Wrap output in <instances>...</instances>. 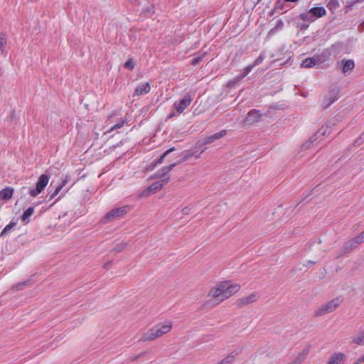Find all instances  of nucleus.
<instances>
[{"label": "nucleus", "mask_w": 364, "mask_h": 364, "mask_svg": "<svg viewBox=\"0 0 364 364\" xmlns=\"http://www.w3.org/2000/svg\"><path fill=\"white\" fill-rule=\"evenodd\" d=\"M321 61L318 57L307 58L304 60L301 64L303 68H310L316 65L320 64Z\"/></svg>", "instance_id": "obj_17"}, {"label": "nucleus", "mask_w": 364, "mask_h": 364, "mask_svg": "<svg viewBox=\"0 0 364 364\" xmlns=\"http://www.w3.org/2000/svg\"><path fill=\"white\" fill-rule=\"evenodd\" d=\"M307 263H308V264H315V262H314V261H311V260H309V261H307Z\"/></svg>", "instance_id": "obj_53"}, {"label": "nucleus", "mask_w": 364, "mask_h": 364, "mask_svg": "<svg viewBox=\"0 0 364 364\" xmlns=\"http://www.w3.org/2000/svg\"><path fill=\"white\" fill-rule=\"evenodd\" d=\"M158 338L168 333L173 328V323L171 321H166L163 323H159L154 326Z\"/></svg>", "instance_id": "obj_9"}, {"label": "nucleus", "mask_w": 364, "mask_h": 364, "mask_svg": "<svg viewBox=\"0 0 364 364\" xmlns=\"http://www.w3.org/2000/svg\"><path fill=\"white\" fill-rule=\"evenodd\" d=\"M128 212V207L123 206L120 208H116L111 210L109 212L107 213V214L102 218V221L104 223H107L112 221L117 218H119L124 215H126Z\"/></svg>", "instance_id": "obj_4"}, {"label": "nucleus", "mask_w": 364, "mask_h": 364, "mask_svg": "<svg viewBox=\"0 0 364 364\" xmlns=\"http://www.w3.org/2000/svg\"><path fill=\"white\" fill-rule=\"evenodd\" d=\"M264 55L263 54H260L259 55V57L255 60V62L252 64V65H254V67L261 64L262 63V61L264 60Z\"/></svg>", "instance_id": "obj_40"}, {"label": "nucleus", "mask_w": 364, "mask_h": 364, "mask_svg": "<svg viewBox=\"0 0 364 364\" xmlns=\"http://www.w3.org/2000/svg\"><path fill=\"white\" fill-rule=\"evenodd\" d=\"M131 2H135L136 0H129Z\"/></svg>", "instance_id": "obj_57"}, {"label": "nucleus", "mask_w": 364, "mask_h": 364, "mask_svg": "<svg viewBox=\"0 0 364 364\" xmlns=\"http://www.w3.org/2000/svg\"><path fill=\"white\" fill-rule=\"evenodd\" d=\"M127 245V242H122L119 244L116 245V246L113 248V251L115 252H120L126 248Z\"/></svg>", "instance_id": "obj_32"}, {"label": "nucleus", "mask_w": 364, "mask_h": 364, "mask_svg": "<svg viewBox=\"0 0 364 364\" xmlns=\"http://www.w3.org/2000/svg\"><path fill=\"white\" fill-rule=\"evenodd\" d=\"M226 133H227L226 130L223 129L218 133H215L213 135L205 137L204 139L198 141L196 143V147H202L206 144H211V143L214 142L215 140L223 137L226 134Z\"/></svg>", "instance_id": "obj_7"}, {"label": "nucleus", "mask_w": 364, "mask_h": 364, "mask_svg": "<svg viewBox=\"0 0 364 364\" xmlns=\"http://www.w3.org/2000/svg\"><path fill=\"white\" fill-rule=\"evenodd\" d=\"M257 300V295L255 293H252L247 296L242 297L237 300L239 306H245L250 304L254 303Z\"/></svg>", "instance_id": "obj_15"}, {"label": "nucleus", "mask_w": 364, "mask_h": 364, "mask_svg": "<svg viewBox=\"0 0 364 364\" xmlns=\"http://www.w3.org/2000/svg\"><path fill=\"white\" fill-rule=\"evenodd\" d=\"M150 90L151 85L149 82H144L143 84H141L136 87L135 91L133 94V97L147 94L148 92H150Z\"/></svg>", "instance_id": "obj_14"}, {"label": "nucleus", "mask_w": 364, "mask_h": 364, "mask_svg": "<svg viewBox=\"0 0 364 364\" xmlns=\"http://www.w3.org/2000/svg\"><path fill=\"white\" fill-rule=\"evenodd\" d=\"M342 299L340 297H336L331 301L321 305L314 314V317H321L336 311L341 304Z\"/></svg>", "instance_id": "obj_2"}, {"label": "nucleus", "mask_w": 364, "mask_h": 364, "mask_svg": "<svg viewBox=\"0 0 364 364\" xmlns=\"http://www.w3.org/2000/svg\"><path fill=\"white\" fill-rule=\"evenodd\" d=\"M15 118H16V112H15V110H13V111H11V112L10 114V119L12 121Z\"/></svg>", "instance_id": "obj_48"}, {"label": "nucleus", "mask_w": 364, "mask_h": 364, "mask_svg": "<svg viewBox=\"0 0 364 364\" xmlns=\"http://www.w3.org/2000/svg\"><path fill=\"white\" fill-rule=\"evenodd\" d=\"M33 212L34 208L33 207H29L21 215V220L26 224L28 223L29 222V217L33 213Z\"/></svg>", "instance_id": "obj_26"}, {"label": "nucleus", "mask_w": 364, "mask_h": 364, "mask_svg": "<svg viewBox=\"0 0 364 364\" xmlns=\"http://www.w3.org/2000/svg\"><path fill=\"white\" fill-rule=\"evenodd\" d=\"M186 161V160H183V157L182 156V158L180 160H178L177 162L175 163L176 164V166L177 165H178V164H181L185 162Z\"/></svg>", "instance_id": "obj_49"}, {"label": "nucleus", "mask_w": 364, "mask_h": 364, "mask_svg": "<svg viewBox=\"0 0 364 364\" xmlns=\"http://www.w3.org/2000/svg\"><path fill=\"white\" fill-rule=\"evenodd\" d=\"M309 349H304L296 358V359L289 364H301L307 358Z\"/></svg>", "instance_id": "obj_21"}, {"label": "nucleus", "mask_w": 364, "mask_h": 364, "mask_svg": "<svg viewBox=\"0 0 364 364\" xmlns=\"http://www.w3.org/2000/svg\"><path fill=\"white\" fill-rule=\"evenodd\" d=\"M286 1H289V2H296L298 0H285Z\"/></svg>", "instance_id": "obj_54"}, {"label": "nucleus", "mask_w": 364, "mask_h": 364, "mask_svg": "<svg viewBox=\"0 0 364 364\" xmlns=\"http://www.w3.org/2000/svg\"><path fill=\"white\" fill-rule=\"evenodd\" d=\"M364 141V132L360 134V136H359V138H358L354 144H358V145H360Z\"/></svg>", "instance_id": "obj_42"}, {"label": "nucleus", "mask_w": 364, "mask_h": 364, "mask_svg": "<svg viewBox=\"0 0 364 364\" xmlns=\"http://www.w3.org/2000/svg\"><path fill=\"white\" fill-rule=\"evenodd\" d=\"M254 65H249L244 69V73L241 74L240 75L236 77L235 82H239L242 78H244L249 73L251 72V70L254 68Z\"/></svg>", "instance_id": "obj_29"}, {"label": "nucleus", "mask_w": 364, "mask_h": 364, "mask_svg": "<svg viewBox=\"0 0 364 364\" xmlns=\"http://www.w3.org/2000/svg\"><path fill=\"white\" fill-rule=\"evenodd\" d=\"M16 221H11V223L3 229V230L1 232L0 237H5L12 228L16 227Z\"/></svg>", "instance_id": "obj_27"}, {"label": "nucleus", "mask_w": 364, "mask_h": 364, "mask_svg": "<svg viewBox=\"0 0 364 364\" xmlns=\"http://www.w3.org/2000/svg\"><path fill=\"white\" fill-rule=\"evenodd\" d=\"M193 156H194V153L192 152L191 151H186L183 154V160H188V159H190L191 157H192Z\"/></svg>", "instance_id": "obj_41"}, {"label": "nucleus", "mask_w": 364, "mask_h": 364, "mask_svg": "<svg viewBox=\"0 0 364 364\" xmlns=\"http://www.w3.org/2000/svg\"><path fill=\"white\" fill-rule=\"evenodd\" d=\"M346 359V355L343 353H334L330 357L328 364H343Z\"/></svg>", "instance_id": "obj_13"}, {"label": "nucleus", "mask_w": 364, "mask_h": 364, "mask_svg": "<svg viewBox=\"0 0 364 364\" xmlns=\"http://www.w3.org/2000/svg\"><path fill=\"white\" fill-rule=\"evenodd\" d=\"M176 167V164H171L168 166H164L161 169H159L154 175L151 176L150 177L151 179L154 178H164L165 177H169V176H167L168 172L172 171L173 168Z\"/></svg>", "instance_id": "obj_10"}, {"label": "nucleus", "mask_w": 364, "mask_h": 364, "mask_svg": "<svg viewBox=\"0 0 364 364\" xmlns=\"http://www.w3.org/2000/svg\"><path fill=\"white\" fill-rule=\"evenodd\" d=\"M170 181V177H165L159 181H156L150 185L145 191L141 193L142 196H148L151 193H156L161 190L163 186L168 183Z\"/></svg>", "instance_id": "obj_5"}, {"label": "nucleus", "mask_w": 364, "mask_h": 364, "mask_svg": "<svg viewBox=\"0 0 364 364\" xmlns=\"http://www.w3.org/2000/svg\"><path fill=\"white\" fill-rule=\"evenodd\" d=\"M49 179H50L49 175H48V174L41 175L38 177V181L36 182V188H31L29 190L28 193H29L30 196L32 197H36L39 193H41L44 190L46 186H47L48 181H49Z\"/></svg>", "instance_id": "obj_3"}, {"label": "nucleus", "mask_w": 364, "mask_h": 364, "mask_svg": "<svg viewBox=\"0 0 364 364\" xmlns=\"http://www.w3.org/2000/svg\"><path fill=\"white\" fill-rule=\"evenodd\" d=\"M28 282H29V280L25 281L23 282H19V283L15 284L14 286H13L12 288L16 289V291H18V290L21 289L23 286L26 285Z\"/></svg>", "instance_id": "obj_39"}, {"label": "nucleus", "mask_w": 364, "mask_h": 364, "mask_svg": "<svg viewBox=\"0 0 364 364\" xmlns=\"http://www.w3.org/2000/svg\"><path fill=\"white\" fill-rule=\"evenodd\" d=\"M235 80H236V77L235 79H233L232 80L228 82V87H233V86H235L237 83V82H235Z\"/></svg>", "instance_id": "obj_46"}, {"label": "nucleus", "mask_w": 364, "mask_h": 364, "mask_svg": "<svg viewBox=\"0 0 364 364\" xmlns=\"http://www.w3.org/2000/svg\"><path fill=\"white\" fill-rule=\"evenodd\" d=\"M145 353H146L145 352L141 353H140L139 355H138L135 356L134 358H132V360H132V361H134V360H137L138 358H139L140 357H141V356L144 355V354H145Z\"/></svg>", "instance_id": "obj_47"}, {"label": "nucleus", "mask_w": 364, "mask_h": 364, "mask_svg": "<svg viewBox=\"0 0 364 364\" xmlns=\"http://www.w3.org/2000/svg\"><path fill=\"white\" fill-rule=\"evenodd\" d=\"M146 11H147V12H149V13H152V14L154 12V11L152 10V9H150V8H148Z\"/></svg>", "instance_id": "obj_51"}, {"label": "nucleus", "mask_w": 364, "mask_h": 364, "mask_svg": "<svg viewBox=\"0 0 364 364\" xmlns=\"http://www.w3.org/2000/svg\"><path fill=\"white\" fill-rule=\"evenodd\" d=\"M240 289V284H232L230 281L219 282L210 290L205 300L204 306L213 308L236 294Z\"/></svg>", "instance_id": "obj_1"}, {"label": "nucleus", "mask_w": 364, "mask_h": 364, "mask_svg": "<svg viewBox=\"0 0 364 364\" xmlns=\"http://www.w3.org/2000/svg\"><path fill=\"white\" fill-rule=\"evenodd\" d=\"M354 243L358 246L364 240V232L352 239Z\"/></svg>", "instance_id": "obj_34"}, {"label": "nucleus", "mask_w": 364, "mask_h": 364, "mask_svg": "<svg viewBox=\"0 0 364 364\" xmlns=\"http://www.w3.org/2000/svg\"><path fill=\"white\" fill-rule=\"evenodd\" d=\"M70 181V177L69 176H66L65 178L63 180L61 186H64L67 183H68Z\"/></svg>", "instance_id": "obj_44"}, {"label": "nucleus", "mask_w": 364, "mask_h": 364, "mask_svg": "<svg viewBox=\"0 0 364 364\" xmlns=\"http://www.w3.org/2000/svg\"><path fill=\"white\" fill-rule=\"evenodd\" d=\"M205 149H206V148H205H205H203V149L201 150L200 154H201V153H203V152H204Z\"/></svg>", "instance_id": "obj_55"}, {"label": "nucleus", "mask_w": 364, "mask_h": 364, "mask_svg": "<svg viewBox=\"0 0 364 364\" xmlns=\"http://www.w3.org/2000/svg\"><path fill=\"white\" fill-rule=\"evenodd\" d=\"M14 189L10 187H6L0 191V199L7 200L12 197Z\"/></svg>", "instance_id": "obj_20"}, {"label": "nucleus", "mask_w": 364, "mask_h": 364, "mask_svg": "<svg viewBox=\"0 0 364 364\" xmlns=\"http://www.w3.org/2000/svg\"><path fill=\"white\" fill-rule=\"evenodd\" d=\"M199 157H200V154H198V155H196V159H198V158H199Z\"/></svg>", "instance_id": "obj_56"}, {"label": "nucleus", "mask_w": 364, "mask_h": 364, "mask_svg": "<svg viewBox=\"0 0 364 364\" xmlns=\"http://www.w3.org/2000/svg\"><path fill=\"white\" fill-rule=\"evenodd\" d=\"M135 66V63H134L132 58L129 59L124 64V67L127 69L132 70Z\"/></svg>", "instance_id": "obj_36"}, {"label": "nucleus", "mask_w": 364, "mask_h": 364, "mask_svg": "<svg viewBox=\"0 0 364 364\" xmlns=\"http://www.w3.org/2000/svg\"><path fill=\"white\" fill-rule=\"evenodd\" d=\"M358 362H359V364H360L361 362H364V355H363V356L360 360H358Z\"/></svg>", "instance_id": "obj_52"}, {"label": "nucleus", "mask_w": 364, "mask_h": 364, "mask_svg": "<svg viewBox=\"0 0 364 364\" xmlns=\"http://www.w3.org/2000/svg\"><path fill=\"white\" fill-rule=\"evenodd\" d=\"M7 43V38L6 33L1 32L0 33V53L1 54L4 53V46Z\"/></svg>", "instance_id": "obj_28"}, {"label": "nucleus", "mask_w": 364, "mask_h": 364, "mask_svg": "<svg viewBox=\"0 0 364 364\" xmlns=\"http://www.w3.org/2000/svg\"><path fill=\"white\" fill-rule=\"evenodd\" d=\"M190 208L189 207H185L182 209L181 212L183 215H188L190 212Z\"/></svg>", "instance_id": "obj_45"}, {"label": "nucleus", "mask_w": 364, "mask_h": 364, "mask_svg": "<svg viewBox=\"0 0 364 364\" xmlns=\"http://www.w3.org/2000/svg\"><path fill=\"white\" fill-rule=\"evenodd\" d=\"M337 124V120H330L324 126H322L314 134L318 139L323 136H328L333 127Z\"/></svg>", "instance_id": "obj_8"}, {"label": "nucleus", "mask_w": 364, "mask_h": 364, "mask_svg": "<svg viewBox=\"0 0 364 364\" xmlns=\"http://www.w3.org/2000/svg\"><path fill=\"white\" fill-rule=\"evenodd\" d=\"M156 338H158L157 335L156 333L154 328H151L149 329L146 332H145L142 336L140 338V342H146L150 341H154Z\"/></svg>", "instance_id": "obj_16"}, {"label": "nucleus", "mask_w": 364, "mask_h": 364, "mask_svg": "<svg viewBox=\"0 0 364 364\" xmlns=\"http://www.w3.org/2000/svg\"><path fill=\"white\" fill-rule=\"evenodd\" d=\"M342 72L344 74H346L350 71H352L355 67L354 61L351 59L347 60H342Z\"/></svg>", "instance_id": "obj_19"}, {"label": "nucleus", "mask_w": 364, "mask_h": 364, "mask_svg": "<svg viewBox=\"0 0 364 364\" xmlns=\"http://www.w3.org/2000/svg\"><path fill=\"white\" fill-rule=\"evenodd\" d=\"M356 247H357V245L354 243L353 240L351 239L344 244V245L343 247V253L346 254L347 252H349Z\"/></svg>", "instance_id": "obj_24"}, {"label": "nucleus", "mask_w": 364, "mask_h": 364, "mask_svg": "<svg viewBox=\"0 0 364 364\" xmlns=\"http://www.w3.org/2000/svg\"><path fill=\"white\" fill-rule=\"evenodd\" d=\"M191 100L192 99L190 95H186L181 100L174 103V107L178 113H182L184 109L191 104Z\"/></svg>", "instance_id": "obj_11"}, {"label": "nucleus", "mask_w": 364, "mask_h": 364, "mask_svg": "<svg viewBox=\"0 0 364 364\" xmlns=\"http://www.w3.org/2000/svg\"><path fill=\"white\" fill-rule=\"evenodd\" d=\"M236 355V353L232 352L223 360L217 363V364H231L234 362Z\"/></svg>", "instance_id": "obj_25"}, {"label": "nucleus", "mask_w": 364, "mask_h": 364, "mask_svg": "<svg viewBox=\"0 0 364 364\" xmlns=\"http://www.w3.org/2000/svg\"><path fill=\"white\" fill-rule=\"evenodd\" d=\"M206 52H204L200 56H198V57H196V58H194L192 61H191V65L195 66L197 64H198L201 60L203 59V58L204 57V55H205Z\"/></svg>", "instance_id": "obj_38"}, {"label": "nucleus", "mask_w": 364, "mask_h": 364, "mask_svg": "<svg viewBox=\"0 0 364 364\" xmlns=\"http://www.w3.org/2000/svg\"><path fill=\"white\" fill-rule=\"evenodd\" d=\"M125 123V121L124 120H122L120 122L114 124V126H112L110 129V130H113V129H118V128H121Z\"/></svg>", "instance_id": "obj_43"}, {"label": "nucleus", "mask_w": 364, "mask_h": 364, "mask_svg": "<svg viewBox=\"0 0 364 364\" xmlns=\"http://www.w3.org/2000/svg\"><path fill=\"white\" fill-rule=\"evenodd\" d=\"M316 139H318V138L314 134V136H311L308 141H306L302 144L301 149L303 150H306L309 149L314 144V142L316 141Z\"/></svg>", "instance_id": "obj_30"}, {"label": "nucleus", "mask_w": 364, "mask_h": 364, "mask_svg": "<svg viewBox=\"0 0 364 364\" xmlns=\"http://www.w3.org/2000/svg\"><path fill=\"white\" fill-rule=\"evenodd\" d=\"M352 342L360 346L364 345V330L360 331L358 334L353 336Z\"/></svg>", "instance_id": "obj_23"}, {"label": "nucleus", "mask_w": 364, "mask_h": 364, "mask_svg": "<svg viewBox=\"0 0 364 364\" xmlns=\"http://www.w3.org/2000/svg\"><path fill=\"white\" fill-rule=\"evenodd\" d=\"M63 188V186L61 185H59L58 187H56L54 192L50 194L49 200H53L60 193V191L62 190Z\"/></svg>", "instance_id": "obj_37"}, {"label": "nucleus", "mask_w": 364, "mask_h": 364, "mask_svg": "<svg viewBox=\"0 0 364 364\" xmlns=\"http://www.w3.org/2000/svg\"><path fill=\"white\" fill-rule=\"evenodd\" d=\"M306 27H307V26H302V28H306Z\"/></svg>", "instance_id": "obj_58"}, {"label": "nucleus", "mask_w": 364, "mask_h": 364, "mask_svg": "<svg viewBox=\"0 0 364 364\" xmlns=\"http://www.w3.org/2000/svg\"><path fill=\"white\" fill-rule=\"evenodd\" d=\"M310 12L312 14L313 18H320L326 15V10L323 7H314L310 9Z\"/></svg>", "instance_id": "obj_22"}, {"label": "nucleus", "mask_w": 364, "mask_h": 364, "mask_svg": "<svg viewBox=\"0 0 364 364\" xmlns=\"http://www.w3.org/2000/svg\"><path fill=\"white\" fill-rule=\"evenodd\" d=\"M262 114L257 109L250 111L245 117V122L247 124H252L258 122L261 119Z\"/></svg>", "instance_id": "obj_12"}, {"label": "nucleus", "mask_w": 364, "mask_h": 364, "mask_svg": "<svg viewBox=\"0 0 364 364\" xmlns=\"http://www.w3.org/2000/svg\"><path fill=\"white\" fill-rule=\"evenodd\" d=\"M354 243L358 246L364 240V232L352 239Z\"/></svg>", "instance_id": "obj_35"}, {"label": "nucleus", "mask_w": 364, "mask_h": 364, "mask_svg": "<svg viewBox=\"0 0 364 364\" xmlns=\"http://www.w3.org/2000/svg\"><path fill=\"white\" fill-rule=\"evenodd\" d=\"M253 364H255V363H253Z\"/></svg>", "instance_id": "obj_60"}, {"label": "nucleus", "mask_w": 364, "mask_h": 364, "mask_svg": "<svg viewBox=\"0 0 364 364\" xmlns=\"http://www.w3.org/2000/svg\"><path fill=\"white\" fill-rule=\"evenodd\" d=\"M284 26V23L282 20H279L277 22V24L276 26L272 28L269 31L270 33H274L277 31L279 30V29H282V27Z\"/></svg>", "instance_id": "obj_33"}, {"label": "nucleus", "mask_w": 364, "mask_h": 364, "mask_svg": "<svg viewBox=\"0 0 364 364\" xmlns=\"http://www.w3.org/2000/svg\"><path fill=\"white\" fill-rule=\"evenodd\" d=\"M338 93L339 89L337 87L330 90L321 104V107L323 109L328 108L333 102L338 99Z\"/></svg>", "instance_id": "obj_6"}, {"label": "nucleus", "mask_w": 364, "mask_h": 364, "mask_svg": "<svg viewBox=\"0 0 364 364\" xmlns=\"http://www.w3.org/2000/svg\"><path fill=\"white\" fill-rule=\"evenodd\" d=\"M299 17L301 19L306 21H313L314 20L310 11L307 13L301 14L299 15Z\"/></svg>", "instance_id": "obj_31"}, {"label": "nucleus", "mask_w": 364, "mask_h": 364, "mask_svg": "<svg viewBox=\"0 0 364 364\" xmlns=\"http://www.w3.org/2000/svg\"><path fill=\"white\" fill-rule=\"evenodd\" d=\"M359 28H360V31L364 30V21L360 25Z\"/></svg>", "instance_id": "obj_50"}, {"label": "nucleus", "mask_w": 364, "mask_h": 364, "mask_svg": "<svg viewBox=\"0 0 364 364\" xmlns=\"http://www.w3.org/2000/svg\"><path fill=\"white\" fill-rule=\"evenodd\" d=\"M355 364H359V362L355 363Z\"/></svg>", "instance_id": "obj_59"}, {"label": "nucleus", "mask_w": 364, "mask_h": 364, "mask_svg": "<svg viewBox=\"0 0 364 364\" xmlns=\"http://www.w3.org/2000/svg\"><path fill=\"white\" fill-rule=\"evenodd\" d=\"M175 150L174 147H171V149L166 151L154 163H152L149 167L148 170H152L154 169L157 164H161L164 162V160L165 157L169 154L170 153L173 152Z\"/></svg>", "instance_id": "obj_18"}]
</instances>
